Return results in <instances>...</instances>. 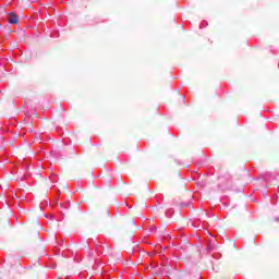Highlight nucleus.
<instances>
[{"label":"nucleus","mask_w":279,"mask_h":279,"mask_svg":"<svg viewBox=\"0 0 279 279\" xmlns=\"http://www.w3.org/2000/svg\"><path fill=\"white\" fill-rule=\"evenodd\" d=\"M9 23L11 25H17V23H19V15H16L14 13H10V15H9Z\"/></svg>","instance_id":"obj_1"},{"label":"nucleus","mask_w":279,"mask_h":279,"mask_svg":"<svg viewBox=\"0 0 279 279\" xmlns=\"http://www.w3.org/2000/svg\"><path fill=\"white\" fill-rule=\"evenodd\" d=\"M47 186H51V184L47 183Z\"/></svg>","instance_id":"obj_2"}]
</instances>
